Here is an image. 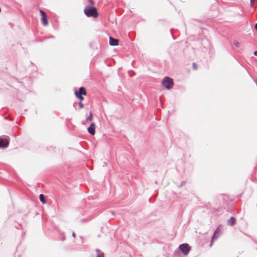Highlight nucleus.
<instances>
[{
	"mask_svg": "<svg viewBox=\"0 0 257 257\" xmlns=\"http://www.w3.org/2000/svg\"><path fill=\"white\" fill-rule=\"evenodd\" d=\"M84 14L88 17H93L96 18L98 16L97 9L93 7H86L84 10Z\"/></svg>",
	"mask_w": 257,
	"mask_h": 257,
	"instance_id": "f257e3e1",
	"label": "nucleus"
},
{
	"mask_svg": "<svg viewBox=\"0 0 257 257\" xmlns=\"http://www.w3.org/2000/svg\"><path fill=\"white\" fill-rule=\"evenodd\" d=\"M161 84L167 89H171L174 85V82L172 78L169 77H165L163 78Z\"/></svg>",
	"mask_w": 257,
	"mask_h": 257,
	"instance_id": "f03ea898",
	"label": "nucleus"
},
{
	"mask_svg": "<svg viewBox=\"0 0 257 257\" xmlns=\"http://www.w3.org/2000/svg\"><path fill=\"white\" fill-rule=\"evenodd\" d=\"M179 248L184 255H187L190 249V247L187 243L180 245Z\"/></svg>",
	"mask_w": 257,
	"mask_h": 257,
	"instance_id": "7ed1b4c3",
	"label": "nucleus"
},
{
	"mask_svg": "<svg viewBox=\"0 0 257 257\" xmlns=\"http://www.w3.org/2000/svg\"><path fill=\"white\" fill-rule=\"evenodd\" d=\"M40 13L42 17V22L45 26L48 25V18L46 13L42 10H40Z\"/></svg>",
	"mask_w": 257,
	"mask_h": 257,
	"instance_id": "20e7f679",
	"label": "nucleus"
},
{
	"mask_svg": "<svg viewBox=\"0 0 257 257\" xmlns=\"http://www.w3.org/2000/svg\"><path fill=\"white\" fill-rule=\"evenodd\" d=\"M74 93H75V95H76V96H78L79 95H85V96L87 94L86 89L83 87H80L79 89V90L75 91Z\"/></svg>",
	"mask_w": 257,
	"mask_h": 257,
	"instance_id": "39448f33",
	"label": "nucleus"
},
{
	"mask_svg": "<svg viewBox=\"0 0 257 257\" xmlns=\"http://www.w3.org/2000/svg\"><path fill=\"white\" fill-rule=\"evenodd\" d=\"M96 125L94 122L90 124L89 127L87 128V131L90 134L93 136L95 134Z\"/></svg>",
	"mask_w": 257,
	"mask_h": 257,
	"instance_id": "423d86ee",
	"label": "nucleus"
},
{
	"mask_svg": "<svg viewBox=\"0 0 257 257\" xmlns=\"http://www.w3.org/2000/svg\"><path fill=\"white\" fill-rule=\"evenodd\" d=\"M119 41L118 39H114L112 37H109V45L111 46H115L118 45Z\"/></svg>",
	"mask_w": 257,
	"mask_h": 257,
	"instance_id": "0eeeda50",
	"label": "nucleus"
},
{
	"mask_svg": "<svg viewBox=\"0 0 257 257\" xmlns=\"http://www.w3.org/2000/svg\"><path fill=\"white\" fill-rule=\"evenodd\" d=\"M9 145V141L7 139H0V147L5 148Z\"/></svg>",
	"mask_w": 257,
	"mask_h": 257,
	"instance_id": "6e6552de",
	"label": "nucleus"
},
{
	"mask_svg": "<svg viewBox=\"0 0 257 257\" xmlns=\"http://www.w3.org/2000/svg\"><path fill=\"white\" fill-rule=\"evenodd\" d=\"M39 199H40V200L41 201V202L43 204H45V203H46V200L45 199V196L43 194H40V195Z\"/></svg>",
	"mask_w": 257,
	"mask_h": 257,
	"instance_id": "1a4fd4ad",
	"label": "nucleus"
},
{
	"mask_svg": "<svg viewBox=\"0 0 257 257\" xmlns=\"http://www.w3.org/2000/svg\"><path fill=\"white\" fill-rule=\"evenodd\" d=\"M228 223L231 225H233L235 224V219L233 217H231L228 220Z\"/></svg>",
	"mask_w": 257,
	"mask_h": 257,
	"instance_id": "9d476101",
	"label": "nucleus"
},
{
	"mask_svg": "<svg viewBox=\"0 0 257 257\" xmlns=\"http://www.w3.org/2000/svg\"><path fill=\"white\" fill-rule=\"evenodd\" d=\"M93 119V115L92 112H90L89 116L86 118V121H90Z\"/></svg>",
	"mask_w": 257,
	"mask_h": 257,
	"instance_id": "9b49d317",
	"label": "nucleus"
},
{
	"mask_svg": "<svg viewBox=\"0 0 257 257\" xmlns=\"http://www.w3.org/2000/svg\"><path fill=\"white\" fill-rule=\"evenodd\" d=\"M192 67L194 70H196L197 69V65L195 63H193Z\"/></svg>",
	"mask_w": 257,
	"mask_h": 257,
	"instance_id": "f8f14e48",
	"label": "nucleus"
},
{
	"mask_svg": "<svg viewBox=\"0 0 257 257\" xmlns=\"http://www.w3.org/2000/svg\"><path fill=\"white\" fill-rule=\"evenodd\" d=\"M219 230L218 228H217V229L215 230V232H214V234L213 236H212V240H213V239L214 238L215 234H217V233H219Z\"/></svg>",
	"mask_w": 257,
	"mask_h": 257,
	"instance_id": "ddd939ff",
	"label": "nucleus"
},
{
	"mask_svg": "<svg viewBox=\"0 0 257 257\" xmlns=\"http://www.w3.org/2000/svg\"><path fill=\"white\" fill-rule=\"evenodd\" d=\"M76 97L80 99V102H82V101L84 99V97L82 96V95H79V96H76Z\"/></svg>",
	"mask_w": 257,
	"mask_h": 257,
	"instance_id": "4468645a",
	"label": "nucleus"
},
{
	"mask_svg": "<svg viewBox=\"0 0 257 257\" xmlns=\"http://www.w3.org/2000/svg\"><path fill=\"white\" fill-rule=\"evenodd\" d=\"M79 105L80 108H83L84 107L83 104L82 103V102H80L79 103Z\"/></svg>",
	"mask_w": 257,
	"mask_h": 257,
	"instance_id": "2eb2a0df",
	"label": "nucleus"
},
{
	"mask_svg": "<svg viewBox=\"0 0 257 257\" xmlns=\"http://www.w3.org/2000/svg\"><path fill=\"white\" fill-rule=\"evenodd\" d=\"M234 45L236 47H239V43L238 42H235L234 43Z\"/></svg>",
	"mask_w": 257,
	"mask_h": 257,
	"instance_id": "dca6fc26",
	"label": "nucleus"
},
{
	"mask_svg": "<svg viewBox=\"0 0 257 257\" xmlns=\"http://www.w3.org/2000/svg\"><path fill=\"white\" fill-rule=\"evenodd\" d=\"M254 1L255 0H250V5L251 7L253 6Z\"/></svg>",
	"mask_w": 257,
	"mask_h": 257,
	"instance_id": "f3484780",
	"label": "nucleus"
},
{
	"mask_svg": "<svg viewBox=\"0 0 257 257\" xmlns=\"http://www.w3.org/2000/svg\"><path fill=\"white\" fill-rule=\"evenodd\" d=\"M97 257H104L103 253H99L98 254Z\"/></svg>",
	"mask_w": 257,
	"mask_h": 257,
	"instance_id": "a211bd4d",
	"label": "nucleus"
},
{
	"mask_svg": "<svg viewBox=\"0 0 257 257\" xmlns=\"http://www.w3.org/2000/svg\"><path fill=\"white\" fill-rule=\"evenodd\" d=\"M253 54L255 56H257V51H254Z\"/></svg>",
	"mask_w": 257,
	"mask_h": 257,
	"instance_id": "6ab92c4d",
	"label": "nucleus"
},
{
	"mask_svg": "<svg viewBox=\"0 0 257 257\" xmlns=\"http://www.w3.org/2000/svg\"><path fill=\"white\" fill-rule=\"evenodd\" d=\"M89 2L91 4H93V1L92 0H89Z\"/></svg>",
	"mask_w": 257,
	"mask_h": 257,
	"instance_id": "aec40b11",
	"label": "nucleus"
},
{
	"mask_svg": "<svg viewBox=\"0 0 257 257\" xmlns=\"http://www.w3.org/2000/svg\"><path fill=\"white\" fill-rule=\"evenodd\" d=\"M255 29L257 30V23L255 25Z\"/></svg>",
	"mask_w": 257,
	"mask_h": 257,
	"instance_id": "412c9836",
	"label": "nucleus"
},
{
	"mask_svg": "<svg viewBox=\"0 0 257 257\" xmlns=\"http://www.w3.org/2000/svg\"><path fill=\"white\" fill-rule=\"evenodd\" d=\"M73 235L74 236H75V235L74 233H73Z\"/></svg>",
	"mask_w": 257,
	"mask_h": 257,
	"instance_id": "4be33fe9",
	"label": "nucleus"
}]
</instances>
